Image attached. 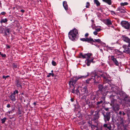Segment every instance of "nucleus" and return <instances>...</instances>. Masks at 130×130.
Segmentation results:
<instances>
[{
  "instance_id": "nucleus-9",
  "label": "nucleus",
  "mask_w": 130,
  "mask_h": 130,
  "mask_svg": "<svg viewBox=\"0 0 130 130\" xmlns=\"http://www.w3.org/2000/svg\"><path fill=\"white\" fill-rule=\"evenodd\" d=\"M109 57H110L111 60L114 64L116 66H119V62L117 59L115 57V56L113 55H111L109 56Z\"/></svg>"
},
{
  "instance_id": "nucleus-17",
  "label": "nucleus",
  "mask_w": 130,
  "mask_h": 130,
  "mask_svg": "<svg viewBox=\"0 0 130 130\" xmlns=\"http://www.w3.org/2000/svg\"><path fill=\"white\" fill-rule=\"evenodd\" d=\"M93 41H92L91 42V44L92 45H95V44H94L93 43H95V42H98V43H100L101 42V40L100 39H93Z\"/></svg>"
},
{
  "instance_id": "nucleus-39",
  "label": "nucleus",
  "mask_w": 130,
  "mask_h": 130,
  "mask_svg": "<svg viewBox=\"0 0 130 130\" xmlns=\"http://www.w3.org/2000/svg\"><path fill=\"white\" fill-rule=\"evenodd\" d=\"M10 77V76L9 75H7L6 76H5L4 75H3V78L5 80L6 78L9 77Z\"/></svg>"
},
{
  "instance_id": "nucleus-15",
  "label": "nucleus",
  "mask_w": 130,
  "mask_h": 130,
  "mask_svg": "<svg viewBox=\"0 0 130 130\" xmlns=\"http://www.w3.org/2000/svg\"><path fill=\"white\" fill-rule=\"evenodd\" d=\"M124 100L125 101V104L127 105V106H130V100L128 98L127 96L125 97L124 99Z\"/></svg>"
},
{
  "instance_id": "nucleus-3",
  "label": "nucleus",
  "mask_w": 130,
  "mask_h": 130,
  "mask_svg": "<svg viewBox=\"0 0 130 130\" xmlns=\"http://www.w3.org/2000/svg\"><path fill=\"white\" fill-rule=\"evenodd\" d=\"M91 78L90 80L93 79L94 83H98L100 82V77L98 75L96 74L95 71L92 72L91 74Z\"/></svg>"
},
{
  "instance_id": "nucleus-19",
  "label": "nucleus",
  "mask_w": 130,
  "mask_h": 130,
  "mask_svg": "<svg viewBox=\"0 0 130 130\" xmlns=\"http://www.w3.org/2000/svg\"><path fill=\"white\" fill-rule=\"evenodd\" d=\"M107 91L104 89H103V90L100 91L101 94L103 96V97H105L107 94Z\"/></svg>"
},
{
  "instance_id": "nucleus-43",
  "label": "nucleus",
  "mask_w": 130,
  "mask_h": 130,
  "mask_svg": "<svg viewBox=\"0 0 130 130\" xmlns=\"http://www.w3.org/2000/svg\"><path fill=\"white\" fill-rule=\"evenodd\" d=\"M86 93V94L87 95H89V94H90V93H89V92L88 91V90H87V91H86V92H85L84 93V94H85Z\"/></svg>"
},
{
  "instance_id": "nucleus-34",
  "label": "nucleus",
  "mask_w": 130,
  "mask_h": 130,
  "mask_svg": "<svg viewBox=\"0 0 130 130\" xmlns=\"http://www.w3.org/2000/svg\"><path fill=\"white\" fill-rule=\"evenodd\" d=\"M18 91L17 90H15V91H13V93H12L11 94L15 95L16 94H18Z\"/></svg>"
},
{
  "instance_id": "nucleus-24",
  "label": "nucleus",
  "mask_w": 130,
  "mask_h": 130,
  "mask_svg": "<svg viewBox=\"0 0 130 130\" xmlns=\"http://www.w3.org/2000/svg\"><path fill=\"white\" fill-rule=\"evenodd\" d=\"M106 74L105 73L101 75L100 76L103 78L104 81L106 80V81H108V79L106 77Z\"/></svg>"
},
{
  "instance_id": "nucleus-50",
  "label": "nucleus",
  "mask_w": 130,
  "mask_h": 130,
  "mask_svg": "<svg viewBox=\"0 0 130 130\" xmlns=\"http://www.w3.org/2000/svg\"><path fill=\"white\" fill-rule=\"evenodd\" d=\"M13 110H14L13 109H12V111H9L8 112V113L9 114H10V113H12V111H13Z\"/></svg>"
},
{
  "instance_id": "nucleus-59",
  "label": "nucleus",
  "mask_w": 130,
  "mask_h": 130,
  "mask_svg": "<svg viewBox=\"0 0 130 130\" xmlns=\"http://www.w3.org/2000/svg\"><path fill=\"white\" fill-rule=\"evenodd\" d=\"M20 11L22 13H24V10L22 9L20 10Z\"/></svg>"
},
{
  "instance_id": "nucleus-8",
  "label": "nucleus",
  "mask_w": 130,
  "mask_h": 130,
  "mask_svg": "<svg viewBox=\"0 0 130 130\" xmlns=\"http://www.w3.org/2000/svg\"><path fill=\"white\" fill-rule=\"evenodd\" d=\"M122 47L124 50L123 51V52L126 54H130V48L128 46V45L124 44L122 45Z\"/></svg>"
},
{
  "instance_id": "nucleus-52",
  "label": "nucleus",
  "mask_w": 130,
  "mask_h": 130,
  "mask_svg": "<svg viewBox=\"0 0 130 130\" xmlns=\"http://www.w3.org/2000/svg\"><path fill=\"white\" fill-rule=\"evenodd\" d=\"M76 91L77 93L79 92V91L77 88V89L76 90Z\"/></svg>"
},
{
  "instance_id": "nucleus-32",
  "label": "nucleus",
  "mask_w": 130,
  "mask_h": 130,
  "mask_svg": "<svg viewBox=\"0 0 130 130\" xmlns=\"http://www.w3.org/2000/svg\"><path fill=\"white\" fill-rule=\"evenodd\" d=\"M87 87L86 86H84L83 88V89H82V90L84 92L83 93L84 94V93L85 92H86V91H87Z\"/></svg>"
},
{
  "instance_id": "nucleus-1",
  "label": "nucleus",
  "mask_w": 130,
  "mask_h": 130,
  "mask_svg": "<svg viewBox=\"0 0 130 130\" xmlns=\"http://www.w3.org/2000/svg\"><path fill=\"white\" fill-rule=\"evenodd\" d=\"M78 35V30L75 28L70 31L68 33V37L69 39L74 41L77 40V36Z\"/></svg>"
},
{
  "instance_id": "nucleus-29",
  "label": "nucleus",
  "mask_w": 130,
  "mask_h": 130,
  "mask_svg": "<svg viewBox=\"0 0 130 130\" xmlns=\"http://www.w3.org/2000/svg\"><path fill=\"white\" fill-rule=\"evenodd\" d=\"M94 3L97 6H99L100 5V3L98 0H94Z\"/></svg>"
},
{
  "instance_id": "nucleus-30",
  "label": "nucleus",
  "mask_w": 130,
  "mask_h": 130,
  "mask_svg": "<svg viewBox=\"0 0 130 130\" xmlns=\"http://www.w3.org/2000/svg\"><path fill=\"white\" fill-rule=\"evenodd\" d=\"M88 123L89 124V126H90L92 129V126H93V127H96V126L92 124L91 122H88Z\"/></svg>"
},
{
  "instance_id": "nucleus-28",
  "label": "nucleus",
  "mask_w": 130,
  "mask_h": 130,
  "mask_svg": "<svg viewBox=\"0 0 130 130\" xmlns=\"http://www.w3.org/2000/svg\"><path fill=\"white\" fill-rule=\"evenodd\" d=\"M10 32V30L9 29H7L5 30L4 31V33L6 35H7V33L9 34Z\"/></svg>"
},
{
  "instance_id": "nucleus-18",
  "label": "nucleus",
  "mask_w": 130,
  "mask_h": 130,
  "mask_svg": "<svg viewBox=\"0 0 130 130\" xmlns=\"http://www.w3.org/2000/svg\"><path fill=\"white\" fill-rule=\"evenodd\" d=\"M125 8H124L123 9H122L121 7H119L118 8L117 10V11H119V12L121 13H124L125 12Z\"/></svg>"
},
{
  "instance_id": "nucleus-45",
  "label": "nucleus",
  "mask_w": 130,
  "mask_h": 130,
  "mask_svg": "<svg viewBox=\"0 0 130 130\" xmlns=\"http://www.w3.org/2000/svg\"><path fill=\"white\" fill-rule=\"evenodd\" d=\"M1 56H2V57L4 58H5L6 57V54H1Z\"/></svg>"
},
{
  "instance_id": "nucleus-2",
  "label": "nucleus",
  "mask_w": 130,
  "mask_h": 130,
  "mask_svg": "<svg viewBox=\"0 0 130 130\" xmlns=\"http://www.w3.org/2000/svg\"><path fill=\"white\" fill-rule=\"evenodd\" d=\"M87 73L88 74L86 76L79 75L78 76H76L74 77V78H75V79H71L69 82V85L70 86L72 85L74 87V85L78 80L79 79H82L83 78H86L87 76H88L89 75V73Z\"/></svg>"
},
{
  "instance_id": "nucleus-14",
  "label": "nucleus",
  "mask_w": 130,
  "mask_h": 130,
  "mask_svg": "<svg viewBox=\"0 0 130 130\" xmlns=\"http://www.w3.org/2000/svg\"><path fill=\"white\" fill-rule=\"evenodd\" d=\"M80 40L83 42H87L90 43L91 41H93V38H91V37L89 38H82L80 39Z\"/></svg>"
},
{
  "instance_id": "nucleus-5",
  "label": "nucleus",
  "mask_w": 130,
  "mask_h": 130,
  "mask_svg": "<svg viewBox=\"0 0 130 130\" xmlns=\"http://www.w3.org/2000/svg\"><path fill=\"white\" fill-rule=\"evenodd\" d=\"M121 24L122 27L125 29H129L130 28V25L128 22L122 21L121 22Z\"/></svg>"
},
{
  "instance_id": "nucleus-23",
  "label": "nucleus",
  "mask_w": 130,
  "mask_h": 130,
  "mask_svg": "<svg viewBox=\"0 0 130 130\" xmlns=\"http://www.w3.org/2000/svg\"><path fill=\"white\" fill-rule=\"evenodd\" d=\"M99 111L97 112V113H96L93 116V120H95L96 119H98L99 117V115L98 114Z\"/></svg>"
},
{
  "instance_id": "nucleus-27",
  "label": "nucleus",
  "mask_w": 130,
  "mask_h": 130,
  "mask_svg": "<svg viewBox=\"0 0 130 130\" xmlns=\"http://www.w3.org/2000/svg\"><path fill=\"white\" fill-rule=\"evenodd\" d=\"M8 20L6 18H5L4 19H1V21H0V23H1L2 24L3 23H5L7 22Z\"/></svg>"
},
{
  "instance_id": "nucleus-37",
  "label": "nucleus",
  "mask_w": 130,
  "mask_h": 130,
  "mask_svg": "<svg viewBox=\"0 0 130 130\" xmlns=\"http://www.w3.org/2000/svg\"><path fill=\"white\" fill-rule=\"evenodd\" d=\"M90 6V4L89 2H87L86 3V7L87 8H89V6Z\"/></svg>"
},
{
  "instance_id": "nucleus-56",
  "label": "nucleus",
  "mask_w": 130,
  "mask_h": 130,
  "mask_svg": "<svg viewBox=\"0 0 130 130\" xmlns=\"http://www.w3.org/2000/svg\"><path fill=\"white\" fill-rule=\"evenodd\" d=\"M90 79V78H89V79L88 80H86V83H87L89 84V81L90 80V79Z\"/></svg>"
},
{
  "instance_id": "nucleus-33",
  "label": "nucleus",
  "mask_w": 130,
  "mask_h": 130,
  "mask_svg": "<svg viewBox=\"0 0 130 130\" xmlns=\"http://www.w3.org/2000/svg\"><path fill=\"white\" fill-rule=\"evenodd\" d=\"M112 90L113 91V92L116 94L117 93V91L116 88H112Z\"/></svg>"
},
{
  "instance_id": "nucleus-57",
  "label": "nucleus",
  "mask_w": 130,
  "mask_h": 130,
  "mask_svg": "<svg viewBox=\"0 0 130 130\" xmlns=\"http://www.w3.org/2000/svg\"><path fill=\"white\" fill-rule=\"evenodd\" d=\"M107 86H105L104 87L103 86V88L104 89L106 90L107 89Z\"/></svg>"
},
{
  "instance_id": "nucleus-40",
  "label": "nucleus",
  "mask_w": 130,
  "mask_h": 130,
  "mask_svg": "<svg viewBox=\"0 0 130 130\" xmlns=\"http://www.w3.org/2000/svg\"><path fill=\"white\" fill-rule=\"evenodd\" d=\"M110 11L111 13V14H112L116 15V13H115V12L114 11H112V10H110V11Z\"/></svg>"
},
{
  "instance_id": "nucleus-7",
  "label": "nucleus",
  "mask_w": 130,
  "mask_h": 130,
  "mask_svg": "<svg viewBox=\"0 0 130 130\" xmlns=\"http://www.w3.org/2000/svg\"><path fill=\"white\" fill-rule=\"evenodd\" d=\"M105 97H101L100 99L101 100L100 101L97 102L96 103V107L99 108L101 106V104L103 103H104L105 102Z\"/></svg>"
},
{
  "instance_id": "nucleus-38",
  "label": "nucleus",
  "mask_w": 130,
  "mask_h": 130,
  "mask_svg": "<svg viewBox=\"0 0 130 130\" xmlns=\"http://www.w3.org/2000/svg\"><path fill=\"white\" fill-rule=\"evenodd\" d=\"M52 64L53 66H55L56 65V62L54 60H53L52 61Z\"/></svg>"
},
{
  "instance_id": "nucleus-36",
  "label": "nucleus",
  "mask_w": 130,
  "mask_h": 130,
  "mask_svg": "<svg viewBox=\"0 0 130 130\" xmlns=\"http://www.w3.org/2000/svg\"><path fill=\"white\" fill-rule=\"evenodd\" d=\"M6 117H4L3 119H2L1 120L2 121V123H4L6 121Z\"/></svg>"
},
{
  "instance_id": "nucleus-60",
  "label": "nucleus",
  "mask_w": 130,
  "mask_h": 130,
  "mask_svg": "<svg viewBox=\"0 0 130 130\" xmlns=\"http://www.w3.org/2000/svg\"><path fill=\"white\" fill-rule=\"evenodd\" d=\"M6 46H7V48H10V46L8 45H6Z\"/></svg>"
},
{
  "instance_id": "nucleus-44",
  "label": "nucleus",
  "mask_w": 130,
  "mask_h": 130,
  "mask_svg": "<svg viewBox=\"0 0 130 130\" xmlns=\"http://www.w3.org/2000/svg\"><path fill=\"white\" fill-rule=\"evenodd\" d=\"M74 88H73V89H72L71 90H72V93H75V91L74 90Z\"/></svg>"
},
{
  "instance_id": "nucleus-58",
  "label": "nucleus",
  "mask_w": 130,
  "mask_h": 130,
  "mask_svg": "<svg viewBox=\"0 0 130 130\" xmlns=\"http://www.w3.org/2000/svg\"><path fill=\"white\" fill-rule=\"evenodd\" d=\"M109 127L110 128V130H111L112 129V126L111 124L108 125Z\"/></svg>"
},
{
  "instance_id": "nucleus-10",
  "label": "nucleus",
  "mask_w": 130,
  "mask_h": 130,
  "mask_svg": "<svg viewBox=\"0 0 130 130\" xmlns=\"http://www.w3.org/2000/svg\"><path fill=\"white\" fill-rule=\"evenodd\" d=\"M92 54L91 53H88L83 55L82 53H81L80 54V58L82 57L84 59L85 58H89L90 56H92Z\"/></svg>"
},
{
  "instance_id": "nucleus-61",
  "label": "nucleus",
  "mask_w": 130,
  "mask_h": 130,
  "mask_svg": "<svg viewBox=\"0 0 130 130\" xmlns=\"http://www.w3.org/2000/svg\"><path fill=\"white\" fill-rule=\"evenodd\" d=\"M71 102H73L74 101L73 99L72 98H71Z\"/></svg>"
},
{
  "instance_id": "nucleus-20",
  "label": "nucleus",
  "mask_w": 130,
  "mask_h": 130,
  "mask_svg": "<svg viewBox=\"0 0 130 130\" xmlns=\"http://www.w3.org/2000/svg\"><path fill=\"white\" fill-rule=\"evenodd\" d=\"M93 58H92L90 60L89 58H87L86 59L87 61V66H90V64L91 62H93Z\"/></svg>"
},
{
  "instance_id": "nucleus-54",
  "label": "nucleus",
  "mask_w": 130,
  "mask_h": 130,
  "mask_svg": "<svg viewBox=\"0 0 130 130\" xmlns=\"http://www.w3.org/2000/svg\"><path fill=\"white\" fill-rule=\"evenodd\" d=\"M10 107V104H8L7 106V108H9Z\"/></svg>"
},
{
  "instance_id": "nucleus-42",
  "label": "nucleus",
  "mask_w": 130,
  "mask_h": 130,
  "mask_svg": "<svg viewBox=\"0 0 130 130\" xmlns=\"http://www.w3.org/2000/svg\"><path fill=\"white\" fill-rule=\"evenodd\" d=\"M108 125L107 124H105L103 125V126L104 128H106Z\"/></svg>"
},
{
  "instance_id": "nucleus-21",
  "label": "nucleus",
  "mask_w": 130,
  "mask_h": 130,
  "mask_svg": "<svg viewBox=\"0 0 130 130\" xmlns=\"http://www.w3.org/2000/svg\"><path fill=\"white\" fill-rule=\"evenodd\" d=\"M63 5L65 9L67 10L68 9V5L66 1H64L63 2Z\"/></svg>"
},
{
  "instance_id": "nucleus-12",
  "label": "nucleus",
  "mask_w": 130,
  "mask_h": 130,
  "mask_svg": "<svg viewBox=\"0 0 130 130\" xmlns=\"http://www.w3.org/2000/svg\"><path fill=\"white\" fill-rule=\"evenodd\" d=\"M15 83L17 87H20L21 89L22 88V82L21 80L18 79H17L15 80Z\"/></svg>"
},
{
  "instance_id": "nucleus-22",
  "label": "nucleus",
  "mask_w": 130,
  "mask_h": 130,
  "mask_svg": "<svg viewBox=\"0 0 130 130\" xmlns=\"http://www.w3.org/2000/svg\"><path fill=\"white\" fill-rule=\"evenodd\" d=\"M10 99L12 101H14L16 100V98L14 95L11 94L9 97Z\"/></svg>"
},
{
  "instance_id": "nucleus-41",
  "label": "nucleus",
  "mask_w": 130,
  "mask_h": 130,
  "mask_svg": "<svg viewBox=\"0 0 130 130\" xmlns=\"http://www.w3.org/2000/svg\"><path fill=\"white\" fill-rule=\"evenodd\" d=\"M107 50L108 51H109L110 50H113V47H108L107 48Z\"/></svg>"
},
{
  "instance_id": "nucleus-53",
  "label": "nucleus",
  "mask_w": 130,
  "mask_h": 130,
  "mask_svg": "<svg viewBox=\"0 0 130 130\" xmlns=\"http://www.w3.org/2000/svg\"><path fill=\"white\" fill-rule=\"evenodd\" d=\"M6 14V13L5 12H3L1 13V14L2 15H4Z\"/></svg>"
},
{
  "instance_id": "nucleus-49",
  "label": "nucleus",
  "mask_w": 130,
  "mask_h": 130,
  "mask_svg": "<svg viewBox=\"0 0 130 130\" xmlns=\"http://www.w3.org/2000/svg\"><path fill=\"white\" fill-rule=\"evenodd\" d=\"M13 66L15 68H16L17 67V65L14 63L13 64Z\"/></svg>"
},
{
  "instance_id": "nucleus-51",
  "label": "nucleus",
  "mask_w": 130,
  "mask_h": 130,
  "mask_svg": "<svg viewBox=\"0 0 130 130\" xmlns=\"http://www.w3.org/2000/svg\"><path fill=\"white\" fill-rule=\"evenodd\" d=\"M88 35H89L88 34V33H86L85 34V37H87L88 36Z\"/></svg>"
},
{
  "instance_id": "nucleus-26",
  "label": "nucleus",
  "mask_w": 130,
  "mask_h": 130,
  "mask_svg": "<svg viewBox=\"0 0 130 130\" xmlns=\"http://www.w3.org/2000/svg\"><path fill=\"white\" fill-rule=\"evenodd\" d=\"M103 1L107 3L108 5H110L111 4V0H102Z\"/></svg>"
},
{
  "instance_id": "nucleus-13",
  "label": "nucleus",
  "mask_w": 130,
  "mask_h": 130,
  "mask_svg": "<svg viewBox=\"0 0 130 130\" xmlns=\"http://www.w3.org/2000/svg\"><path fill=\"white\" fill-rule=\"evenodd\" d=\"M103 22L108 27H110L112 24V22L109 19H107L104 20Z\"/></svg>"
},
{
  "instance_id": "nucleus-16",
  "label": "nucleus",
  "mask_w": 130,
  "mask_h": 130,
  "mask_svg": "<svg viewBox=\"0 0 130 130\" xmlns=\"http://www.w3.org/2000/svg\"><path fill=\"white\" fill-rule=\"evenodd\" d=\"M96 94L95 93H92L90 95V99L91 100H95L96 97Z\"/></svg>"
},
{
  "instance_id": "nucleus-6",
  "label": "nucleus",
  "mask_w": 130,
  "mask_h": 130,
  "mask_svg": "<svg viewBox=\"0 0 130 130\" xmlns=\"http://www.w3.org/2000/svg\"><path fill=\"white\" fill-rule=\"evenodd\" d=\"M104 116V121L106 122L107 121H109L110 118V112H107L106 114L103 113Z\"/></svg>"
},
{
  "instance_id": "nucleus-63",
  "label": "nucleus",
  "mask_w": 130,
  "mask_h": 130,
  "mask_svg": "<svg viewBox=\"0 0 130 130\" xmlns=\"http://www.w3.org/2000/svg\"><path fill=\"white\" fill-rule=\"evenodd\" d=\"M110 27L113 28H114V26H113L112 24L110 26Z\"/></svg>"
},
{
  "instance_id": "nucleus-62",
  "label": "nucleus",
  "mask_w": 130,
  "mask_h": 130,
  "mask_svg": "<svg viewBox=\"0 0 130 130\" xmlns=\"http://www.w3.org/2000/svg\"><path fill=\"white\" fill-rule=\"evenodd\" d=\"M105 109L106 111H108L109 110V108H105Z\"/></svg>"
},
{
  "instance_id": "nucleus-48",
  "label": "nucleus",
  "mask_w": 130,
  "mask_h": 130,
  "mask_svg": "<svg viewBox=\"0 0 130 130\" xmlns=\"http://www.w3.org/2000/svg\"><path fill=\"white\" fill-rule=\"evenodd\" d=\"M93 33L95 35H96L98 34L97 32L95 30L93 32Z\"/></svg>"
},
{
  "instance_id": "nucleus-64",
  "label": "nucleus",
  "mask_w": 130,
  "mask_h": 130,
  "mask_svg": "<svg viewBox=\"0 0 130 130\" xmlns=\"http://www.w3.org/2000/svg\"><path fill=\"white\" fill-rule=\"evenodd\" d=\"M122 112L121 111H120L119 112V114L120 115H121L122 114Z\"/></svg>"
},
{
  "instance_id": "nucleus-4",
  "label": "nucleus",
  "mask_w": 130,
  "mask_h": 130,
  "mask_svg": "<svg viewBox=\"0 0 130 130\" xmlns=\"http://www.w3.org/2000/svg\"><path fill=\"white\" fill-rule=\"evenodd\" d=\"M116 100L114 99H112L111 102V105L112 106L113 110L117 111L120 109L119 105L118 104H115L116 102Z\"/></svg>"
},
{
  "instance_id": "nucleus-46",
  "label": "nucleus",
  "mask_w": 130,
  "mask_h": 130,
  "mask_svg": "<svg viewBox=\"0 0 130 130\" xmlns=\"http://www.w3.org/2000/svg\"><path fill=\"white\" fill-rule=\"evenodd\" d=\"M101 30V29L100 28H98L96 29H95V30L97 32H99Z\"/></svg>"
},
{
  "instance_id": "nucleus-35",
  "label": "nucleus",
  "mask_w": 130,
  "mask_h": 130,
  "mask_svg": "<svg viewBox=\"0 0 130 130\" xmlns=\"http://www.w3.org/2000/svg\"><path fill=\"white\" fill-rule=\"evenodd\" d=\"M52 76L53 77L54 76V74L53 73H50L48 74L47 75V77H49L51 76Z\"/></svg>"
},
{
  "instance_id": "nucleus-55",
  "label": "nucleus",
  "mask_w": 130,
  "mask_h": 130,
  "mask_svg": "<svg viewBox=\"0 0 130 130\" xmlns=\"http://www.w3.org/2000/svg\"><path fill=\"white\" fill-rule=\"evenodd\" d=\"M108 129V130H110V128L109 127V125H108L107 127H106Z\"/></svg>"
},
{
  "instance_id": "nucleus-11",
  "label": "nucleus",
  "mask_w": 130,
  "mask_h": 130,
  "mask_svg": "<svg viewBox=\"0 0 130 130\" xmlns=\"http://www.w3.org/2000/svg\"><path fill=\"white\" fill-rule=\"evenodd\" d=\"M122 37L123 41L128 43V46L130 47V39L128 37L124 35L122 36Z\"/></svg>"
},
{
  "instance_id": "nucleus-31",
  "label": "nucleus",
  "mask_w": 130,
  "mask_h": 130,
  "mask_svg": "<svg viewBox=\"0 0 130 130\" xmlns=\"http://www.w3.org/2000/svg\"><path fill=\"white\" fill-rule=\"evenodd\" d=\"M128 4L127 2H125L124 3H121L120 5L121 6H124L125 5H127Z\"/></svg>"
},
{
  "instance_id": "nucleus-47",
  "label": "nucleus",
  "mask_w": 130,
  "mask_h": 130,
  "mask_svg": "<svg viewBox=\"0 0 130 130\" xmlns=\"http://www.w3.org/2000/svg\"><path fill=\"white\" fill-rule=\"evenodd\" d=\"M112 130H113V129L115 128V126L114 124H112Z\"/></svg>"
},
{
  "instance_id": "nucleus-25",
  "label": "nucleus",
  "mask_w": 130,
  "mask_h": 130,
  "mask_svg": "<svg viewBox=\"0 0 130 130\" xmlns=\"http://www.w3.org/2000/svg\"><path fill=\"white\" fill-rule=\"evenodd\" d=\"M98 88L99 89L98 90L99 91H100L103 90V84H100L98 86Z\"/></svg>"
}]
</instances>
